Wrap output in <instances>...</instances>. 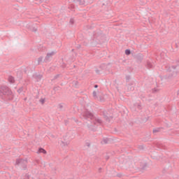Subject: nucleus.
<instances>
[{
	"label": "nucleus",
	"mask_w": 179,
	"mask_h": 179,
	"mask_svg": "<svg viewBox=\"0 0 179 179\" xmlns=\"http://www.w3.org/2000/svg\"><path fill=\"white\" fill-rule=\"evenodd\" d=\"M80 118L82 120H87L90 123L87 124V128L90 129V131H94L95 127H99L101 124L103 123V120L99 117H94V115L92 113V112L86 110L83 111L80 115Z\"/></svg>",
	"instance_id": "nucleus-1"
},
{
	"label": "nucleus",
	"mask_w": 179,
	"mask_h": 179,
	"mask_svg": "<svg viewBox=\"0 0 179 179\" xmlns=\"http://www.w3.org/2000/svg\"><path fill=\"white\" fill-rule=\"evenodd\" d=\"M0 96L1 99L6 101L13 100V93L10 89L6 85H3L0 87Z\"/></svg>",
	"instance_id": "nucleus-2"
},
{
	"label": "nucleus",
	"mask_w": 179,
	"mask_h": 179,
	"mask_svg": "<svg viewBox=\"0 0 179 179\" xmlns=\"http://www.w3.org/2000/svg\"><path fill=\"white\" fill-rule=\"evenodd\" d=\"M15 164L17 166H21L22 167H24V166H26V164H27V161L24 159H17Z\"/></svg>",
	"instance_id": "nucleus-3"
},
{
	"label": "nucleus",
	"mask_w": 179,
	"mask_h": 179,
	"mask_svg": "<svg viewBox=\"0 0 179 179\" xmlns=\"http://www.w3.org/2000/svg\"><path fill=\"white\" fill-rule=\"evenodd\" d=\"M54 54H55V52H51L47 54L46 57H45L44 61H45V62H48L50 58H51V57H52V55H54Z\"/></svg>",
	"instance_id": "nucleus-4"
},
{
	"label": "nucleus",
	"mask_w": 179,
	"mask_h": 179,
	"mask_svg": "<svg viewBox=\"0 0 179 179\" xmlns=\"http://www.w3.org/2000/svg\"><path fill=\"white\" fill-rule=\"evenodd\" d=\"M103 117L105 118V120L108 122H110L111 120H113V117H108V116H107V115H106V113L103 112Z\"/></svg>",
	"instance_id": "nucleus-5"
},
{
	"label": "nucleus",
	"mask_w": 179,
	"mask_h": 179,
	"mask_svg": "<svg viewBox=\"0 0 179 179\" xmlns=\"http://www.w3.org/2000/svg\"><path fill=\"white\" fill-rule=\"evenodd\" d=\"M134 107H136V108H137L138 110H142V105L141 104V103H136L134 104Z\"/></svg>",
	"instance_id": "nucleus-6"
},
{
	"label": "nucleus",
	"mask_w": 179,
	"mask_h": 179,
	"mask_svg": "<svg viewBox=\"0 0 179 179\" xmlns=\"http://www.w3.org/2000/svg\"><path fill=\"white\" fill-rule=\"evenodd\" d=\"M35 79L38 82V80H41V78H43V76L38 74L34 76Z\"/></svg>",
	"instance_id": "nucleus-7"
},
{
	"label": "nucleus",
	"mask_w": 179,
	"mask_h": 179,
	"mask_svg": "<svg viewBox=\"0 0 179 179\" xmlns=\"http://www.w3.org/2000/svg\"><path fill=\"white\" fill-rule=\"evenodd\" d=\"M146 67H147L148 69H150L153 68V64H152V62H147Z\"/></svg>",
	"instance_id": "nucleus-8"
},
{
	"label": "nucleus",
	"mask_w": 179,
	"mask_h": 179,
	"mask_svg": "<svg viewBox=\"0 0 179 179\" xmlns=\"http://www.w3.org/2000/svg\"><path fill=\"white\" fill-rule=\"evenodd\" d=\"M8 82H10V83H15V78H13L12 76H10L8 77Z\"/></svg>",
	"instance_id": "nucleus-9"
},
{
	"label": "nucleus",
	"mask_w": 179,
	"mask_h": 179,
	"mask_svg": "<svg viewBox=\"0 0 179 179\" xmlns=\"http://www.w3.org/2000/svg\"><path fill=\"white\" fill-rule=\"evenodd\" d=\"M37 153H43V155H45L47 153V151L44 150L43 148H39Z\"/></svg>",
	"instance_id": "nucleus-10"
},
{
	"label": "nucleus",
	"mask_w": 179,
	"mask_h": 179,
	"mask_svg": "<svg viewBox=\"0 0 179 179\" xmlns=\"http://www.w3.org/2000/svg\"><path fill=\"white\" fill-rule=\"evenodd\" d=\"M101 143H102V145H106L108 143V138H103Z\"/></svg>",
	"instance_id": "nucleus-11"
},
{
	"label": "nucleus",
	"mask_w": 179,
	"mask_h": 179,
	"mask_svg": "<svg viewBox=\"0 0 179 179\" xmlns=\"http://www.w3.org/2000/svg\"><path fill=\"white\" fill-rule=\"evenodd\" d=\"M79 5H85V0H76Z\"/></svg>",
	"instance_id": "nucleus-12"
},
{
	"label": "nucleus",
	"mask_w": 179,
	"mask_h": 179,
	"mask_svg": "<svg viewBox=\"0 0 179 179\" xmlns=\"http://www.w3.org/2000/svg\"><path fill=\"white\" fill-rule=\"evenodd\" d=\"M134 86H132V85H128V90H129V91H132V90H134Z\"/></svg>",
	"instance_id": "nucleus-13"
},
{
	"label": "nucleus",
	"mask_w": 179,
	"mask_h": 179,
	"mask_svg": "<svg viewBox=\"0 0 179 179\" xmlns=\"http://www.w3.org/2000/svg\"><path fill=\"white\" fill-rule=\"evenodd\" d=\"M41 62H43V57H40L38 59V65H40V64H41Z\"/></svg>",
	"instance_id": "nucleus-14"
},
{
	"label": "nucleus",
	"mask_w": 179,
	"mask_h": 179,
	"mask_svg": "<svg viewBox=\"0 0 179 179\" xmlns=\"http://www.w3.org/2000/svg\"><path fill=\"white\" fill-rule=\"evenodd\" d=\"M157 132H160V129H153V134H157Z\"/></svg>",
	"instance_id": "nucleus-15"
},
{
	"label": "nucleus",
	"mask_w": 179,
	"mask_h": 179,
	"mask_svg": "<svg viewBox=\"0 0 179 179\" xmlns=\"http://www.w3.org/2000/svg\"><path fill=\"white\" fill-rule=\"evenodd\" d=\"M40 103L41 104H44V103H45V99L44 98H41L40 100H39Z\"/></svg>",
	"instance_id": "nucleus-16"
},
{
	"label": "nucleus",
	"mask_w": 179,
	"mask_h": 179,
	"mask_svg": "<svg viewBox=\"0 0 179 179\" xmlns=\"http://www.w3.org/2000/svg\"><path fill=\"white\" fill-rule=\"evenodd\" d=\"M126 55H129L131 54V50L129 49H127L125 50Z\"/></svg>",
	"instance_id": "nucleus-17"
},
{
	"label": "nucleus",
	"mask_w": 179,
	"mask_h": 179,
	"mask_svg": "<svg viewBox=\"0 0 179 179\" xmlns=\"http://www.w3.org/2000/svg\"><path fill=\"white\" fill-rule=\"evenodd\" d=\"M93 97H94V99L97 98V92L96 91L93 92Z\"/></svg>",
	"instance_id": "nucleus-18"
},
{
	"label": "nucleus",
	"mask_w": 179,
	"mask_h": 179,
	"mask_svg": "<svg viewBox=\"0 0 179 179\" xmlns=\"http://www.w3.org/2000/svg\"><path fill=\"white\" fill-rule=\"evenodd\" d=\"M62 146H68V143H65L64 141H62V144H61Z\"/></svg>",
	"instance_id": "nucleus-19"
},
{
	"label": "nucleus",
	"mask_w": 179,
	"mask_h": 179,
	"mask_svg": "<svg viewBox=\"0 0 179 179\" xmlns=\"http://www.w3.org/2000/svg\"><path fill=\"white\" fill-rule=\"evenodd\" d=\"M23 92V87H20V89L17 90L18 93H22Z\"/></svg>",
	"instance_id": "nucleus-20"
},
{
	"label": "nucleus",
	"mask_w": 179,
	"mask_h": 179,
	"mask_svg": "<svg viewBox=\"0 0 179 179\" xmlns=\"http://www.w3.org/2000/svg\"><path fill=\"white\" fill-rule=\"evenodd\" d=\"M131 79V76H126V80H127V82H129V80Z\"/></svg>",
	"instance_id": "nucleus-21"
},
{
	"label": "nucleus",
	"mask_w": 179,
	"mask_h": 179,
	"mask_svg": "<svg viewBox=\"0 0 179 179\" xmlns=\"http://www.w3.org/2000/svg\"><path fill=\"white\" fill-rule=\"evenodd\" d=\"M58 107L59 110H62V108H64V106H62V104H59Z\"/></svg>",
	"instance_id": "nucleus-22"
},
{
	"label": "nucleus",
	"mask_w": 179,
	"mask_h": 179,
	"mask_svg": "<svg viewBox=\"0 0 179 179\" xmlns=\"http://www.w3.org/2000/svg\"><path fill=\"white\" fill-rule=\"evenodd\" d=\"M74 22H75V21L73 20V18H71V19L70 20V23H71V24H73Z\"/></svg>",
	"instance_id": "nucleus-23"
},
{
	"label": "nucleus",
	"mask_w": 179,
	"mask_h": 179,
	"mask_svg": "<svg viewBox=\"0 0 179 179\" xmlns=\"http://www.w3.org/2000/svg\"><path fill=\"white\" fill-rule=\"evenodd\" d=\"M31 31H34V33H36V31H37V28H33L32 29H31Z\"/></svg>",
	"instance_id": "nucleus-24"
},
{
	"label": "nucleus",
	"mask_w": 179,
	"mask_h": 179,
	"mask_svg": "<svg viewBox=\"0 0 179 179\" xmlns=\"http://www.w3.org/2000/svg\"><path fill=\"white\" fill-rule=\"evenodd\" d=\"M96 73H97L98 75H100V70H96Z\"/></svg>",
	"instance_id": "nucleus-25"
},
{
	"label": "nucleus",
	"mask_w": 179,
	"mask_h": 179,
	"mask_svg": "<svg viewBox=\"0 0 179 179\" xmlns=\"http://www.w3.org/2000/svg\"><path fill=\"white\" fill-rule=\"evenodd\" d=\"M171 68L172 69H176V68H177V66H172Z\"/></svg>",
	"instance_id": "nucleus-26"
},
{
	"label": "nucleus",
	"mask_w": 179,
	"mask_h": 179,
	"mask_svg": "<svg viewBox=\"0 0 179 179\" xmlns=\"http://www.w3.org/2000/svg\"><path fill=\"white\" fill-rule=\"evenodd\" d=\"M86 145H87V146L88 148H90V143H86Z\"/></svg>",
	"instance_id": "nucleus-27"
},
{
	"label": "nucleus",
	"mask_w": 179,
	"mask_h": 179,
	"mask_svg": "<svg viewBox=\"0 0 179 179\" xmlns=\"http://www.w3.org/2000/svg\"><path fill=\"white\" fill-rule=\"evenodd\" d=\"M98 87H99V85H94V88H95V89H97Z\"/></svg>",
	"instance_id": "nucleus-28"
},
{
	"label": "nucleus",
	"mask_w": 179,
	"mask_h": 179,
	"mask_svg": "<svg viewBox=\"0 0 179 179\" xmlns=\"http://www.w3.org/2000/svg\"><path fill=\"white\" fill-rule=\"evenodd\" d=\"M58 76H59V75H57V76H55L54 78H55V79H57V78H58Z\"/></svg>",
	"instance_id": "nucleus-29"
},
{
	"label": "nucleus",
	"mask_w": 179,
	"mask_h": 179,
	"mask_svg": "<svg viewBox=\"0 0 179 179\" xmlns=\"http://www.w3.org/2000/svg\"><path fill=\"white\" fill-rule=\"evenodd\" d=\"M146 166H147V164H144V166L143 167V169H145V167H146Z\"/></svg>",
	"instance_id": "nucleus-30"
},
{
	"label": "nucleus",
	"mask_w": 179,
	"mask_h": 179,
	"mask_svg": "<svg viewBox=\"0 0 179 179\" xmlns=\"http://www.w3.org/2000/svg\"><path fill=\"white\" fill-rule=\"evenodd\" d=\"M106 160H108V157H106Z\"/></svg>",
	"instance_id": "nucleus-31"
},
{
	"label": "nucleus",
	"mask_w": 179,
	"mask_h": 179,
	"mask_svg": "<svg viewBox=\"0 0 179 179\" xmlns=\"http://www.w3.org/2000/svg\"><path fill=\"white\" fill-rule=\"evenodd\" d=\"M24 170L26 169V166H24Z\"/></svg>",
	"instance_id": "nucleus-32"
},
{
	"label": "nucleus",
	"mask_w": 179,
	"mask_h": 179,
	"mask_svg": "<svg viewBox=\"0 0 179 179\" xmlns=\"http://www.w3.org/2000/svg\"><path fill=\"white\" fill-rule=\"evenodd\" d=\"M100 170H101V168H99V171H100Z\"/></svg>",
	"instance_id": "nucleus-33"
}]
</instances>
